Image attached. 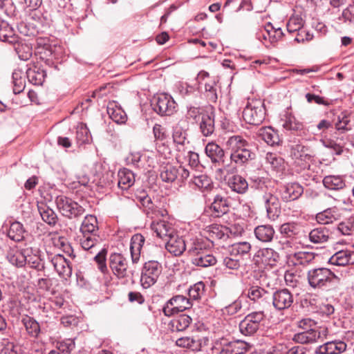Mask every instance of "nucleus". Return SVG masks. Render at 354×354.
Instances as JSON below:
<instances>
[{
	"label": "nucleus",
	"mask_w": 354,
	"mask_h": 354,
	"mask_svg": "<svg viewBox=\"0 0 354 354\" xmlns=\"http://www.w3.org/2000/svg\"><path fill=\"white\" fill-rule=\"evenodd\" d=\"M225 145L230 151L232 162L236 166H243L255 158V153L250 148V143L241 135L230 136Z\"/></svg>",
	"instance_id": "f257e3e1"
},
{
	"label": "nucleus",
	"mask_w": 354,
	"mask_h": 354,
	"mask_svg": "<svg viewBox=\"0 0 354 354\" xmlns=\"http://www.w3.org/2000/svg\"><path fill=\"white\" fill-rule=\"evenodd\" d=\"M306 279L312 288L322 290L333 288L340 280L330 269L324 267L308 270Z\"/></svg>",
	"instance_id": "f03ea898"
},
{
	"label": "nucleus",
	"mask_w": 354,
	"mask_h": 354,
	"mask_svg": "<svg viewBox=\"0 0 354 354\" xmlns=\"http://www.w3.org/2000/svg\"><path fill=\"white\" fill-rule=\"evenodd\" d=\"M265 115L264 103L261 100H252L244 108L242 117L248 124L259 125L264 120Z\"/></svg>",
	"instance_id": "7ed1b4c3"
},
{
	"label": "nucleus",
	"mask_w": 354,
	"mask_h": 354,
	"mask_svg": "<svg viewBox=\"0 0 354 354\" xmlns=\"http://www.w3.org/2000/svg\"><path fill=\"white\" fill-rule=\"evenodd\" d=\"M246 297L259 310L264 312L271 306L272 292L258 285H250L246 289Z\"/></svg>",
	"instance_id": "20e7f679"
},
{
	"label": "nucleus",
	"mask_w": 354,
	"mask_h": 354,
	"mask_svg": "<svg viewBox=\"0 0 354 354\" xmlns=\"http://www.w3.org/2000/svg\"><path fill=\"white\" fill-rule=\"evenodd\" d=\"M109 266L113 274L119 279H127L133 274L128 259L121 253H111L109 257Z\"/></svg>",
	"instance_id": "39448f33"
},
{
	"label": "nucleus",
	"mask_w": 354,
	"mask_h": 354,
	"mask_svg": "<svg viewBox=\"0 0 354 354\" xmlns=\"http://www.w3.org/2000/svg\"><path fill=\"white\" fill-rule=\"evenodd\" d=\"M252 345L245 341H229L222 339L216 342L214 352L216 354H244L250 350Z\"/></svg>",
	"instance_id": "423d86ee"
},
{
	"label": "nucleus",
	"mask_w": 354,
	"mask_h": 354,
	"mask_svg": "<svg viewBox=\"0 0 354 354\" xmlns=\"http://www.w3.org/2000/svg\"><path fill=\"white\" fill-rule=\"evenodd\" d=\"M265 318L266 315L263 310L254 311L249 313L239 323L240 332L246 336L255 334Z\"/></svg>",
	"instance_id": "0eeeda50"
},
{
	"label": "nucleus",
	"mask_w": 354,
	"mask_h": 354,
	"mask_svg": "<svg viewBox=\"0 0 354 354\" xmlns=\"http://www.w3.org/2000/svg\"><path fill=\"white\" fill-rule=\"evenodd\" d=\"M55 203L62 214L68 218L79 217L84 213L82 206L64 195L57 196Z\"/></svg>",
	"instance_id": "6e6552de"
},
{
	"label": "nucleus",
	"mask_w": 354,
	"mask_h": 354,
	"mask_svg": "<svg viewBox=\"0 0 354 354\" xmlns=\"http://www.w3.org/2000/svg\"><path fill=\"white\" fill-rule=\"evenodd\" d=\"M161 263L157 261H149L145 263L141 272V286L147 289L153 286L162 272Z\"/></svg>",
	"instance_id": "1a4fd4ad"
},
{
	"label": "nucleus",
	"mask_w": 354,
	"mask_h": 354,
	"mask_svg": "<svg viewBox=\"0 0 354 354\" xmlns=\"http://www.w3.org/2000/svg\"><path fill=\"white\" fill-rule=\"evenodd\" d=\"M192 306L189 299L180 295L172 297L162 308V312L167 317H171L176 313L183 312Z\"/></svg>",
	"instance_id": "9d476101"
},
{
	"label": "nucleus",
	"mask_w": 354,
	"mask_h": 354,
	"mask_svg": "<svg viewBox=\"0 0 354 354\" xmlns=\"http://www.w3.org/2000/svg\"><path fill=\"white\" fill-rule=\"evenodd\" d=\"M153 109L160 115H170L176 111V103L173 97L166 93L158 95L153 99Z\"/></svg>",
	"instance_id": "9b49d317"
},
{
	"label": "nucleus",
	"mask_w": 354,
	"mask_h": 354,
	"mask_svg": "<svg viewBox=\"0 0 354 354\" xmlns=\"http://www.w3.org/2000/svg\"><path fill=\"white\" fill-rule=\"evenodd\" d=\"M35 50L41 59L50 60L58 59V50H60V47L53 45L48 37H39L36 39Z\"/></svg>",
	"instance_id": "f8f14e48"
},
{
	"label": "nucleus",
	"mask_w": 354,
	"mask_h": 354,
	"mask_svg": "<svg viewBox=\"0 0 354 354\" xmlns=\"http://www.w3.org/2000/svg\"><path fill=\"white\" fill-rule=\"evenodd\" d=\"M294 302V296L286 288L280 289L272 292L271 306L278 310L288 309Z\"/></svg>",
	"instance_id": "ddd939ff"
},
{
	"label": "nucleus",
	"mask_w": 354,
	"mask_h": 354,
	"mask_svg": "<svg viewBox=\"0 0 354 354\" xmlns=\"http://www.w3.org/2000/svg\"><path fill=\"white\" fill-rule=\"evenodd\" d=\"M279 259V253L272 248H264L259 249L254 254L253 260L255 264L263 266L273 267Z\"/></svg>",
	"instance_id": "4468645a"
},
{
	"label": "nucleus",
	"mask_w": 354,
	"mask_h": 354,
	"mask_svg": "<svg viewBox=\"0 0 354 354\" xmlns=\"http://www.w3.org/2000/svg\"><path fill=\"white\" fill-rule=\"evenodd\" d=\"M310 321L309 320V322ZM308 321L307 319H303L299 323V327L304 329V331L295 333L293 335L292 340L300 344H311L315 342L318 339L321 337L320 331L315 328L308 329L304 326L307 324Z\"/></svg>",
	"instance_id": "2eb2a0df"
},
{
	"label": "nucleus",
	"mask_w": 354,
	"mask_h": 354,
	"mask_svg": "<svg viewBox=\"0 0 354 354\" xmlns=\"http://www.w3.org/2000/svg\"><path fill=\"white\" fill-rule=\"evenodd\" d=\"M51 265L59 276L66 280L71 277L72 274V268L69 261L60 254L48 257Z\"/></svg>",
	"instance_id": "dca6fc26"
},
{
	"label": "nucleus",
	"mask_w": 354,
	"mask_h": 354,
	"mask_svg": "<svg viewBox=\"0 0 354 354\" xmlns=\"http://www.w3.org/2000/svg\"><path fill=\"white\" fill-rule=\"evenodd\" d=\"M208 341L207 337H201L198 335L185 336L178 338L176 340V345L190 349L192 351H199Z\"/></svg>",
	"instance_id": "f3484780"
},
{
	"label": "nucleus",
	"mask_w": 354,
	"mask_h": 354,
	"mask_svg": "<svg viewBox=\"0 0 354 354\" xmlns=\"http://www.w3.org/2000/svg\"><path fill=\"white\" fill-rule=\"evenodd\" d=\"M197 80L199 84H204L207 97L209 100L216 102L218 99L216 82L215 79L210 78L209 73L205 71H201L198 74Z\"/></svg>",
	"instance_id": "a211bd4d"
},
{
	"label": "nucleus",
	"mask_w": 354,
	"mask_h": 354,
	"mask_svg": "<svg viewBox=\"0 0 354 354\" xmlns=\"http://www.w3.org/2000/svg\"><path fill=\"white\" fill-rule=\"evenodd\" d=\"M151 228L158 237L165 241L167 240L176 232L173 225L163 219L153 221L151 224Z\"/></svg>",
	"instance_id": "6ab92c4d"
},
{
	"label": "nucleus",
	"mask_w": 354,
	"mask_h": 354,
	"mask_svg": "<svg viewBox=\"0 0 354 354\" xmlns=\"http://www.w3.org/2000/svg\"><path fill=\"white\" fill-rule=\"evenodd\" d=\"M206 233L213 243L215 241H225L232 234V230L224 225L213 224L206 227Z\"/></svg>",
	"instance_id": "aec40b11"
},
{
	"label": "nucleus",
	"mask_w": 354,
	"mask_h": 354,
	"mask_svg": "<svg viewBox=\"0 0 354 354\" xmlns=\"http://www.w3.org/2000/svg\"><path fill=\"white\" fill-rule=\"evenodd\" d=\"M186 241L183 236L177 234L176 232L166 240L165 248L174 256H180L186 251Z\"/></svg>",
	"instance_id": "412c9836"
},
{
	"label": "nucleus",
	"mask_w": 354,
	"mask_h": 354,
	"mask_svg": "<svg viewBox=\"0 0 354 354\" xmlns=\"http://www.w3.org/2000/svg\"><path fill=\"white\" fill-rule=\"evenodd\" d=\"M346 344L341 340L329 341L319 346L315 354H341L346 350Z\"/></svg>",
	"instance_id": "4be33fe9"
},
{
	"label": "nucleus",
	"mask_w": 354,
	"mask_h": 354,
	"mask_svg": "<svg viewBox=\"0 0 354 354\" xmlns=\"http://www.w3.org/2000/svg\"><path fill=\"white\" fill-rule=\"evenodd\" d=\"M263 199L268 218L274 220L281 213V204L279 198L272 194L266 193Z\"/></svg>",
	"instance_id": "5701e85b"
},
{
	"label": "nucleus",
	"mask_w": 354,
	"mask_h": 354,
	"mask_svg": "<svg viewBox=\"0 0 354 354\" xmlns=\"http://www.w3.org/2000/svg\"><path fill=\"white\" fill-rule=\"evenodd\" d=\"M26 73L28 81L36 86L42 85L46 77V71L39 63L29 64Z\"/></svg>",
	"instance_id": "b1692460"
},
{
	"label": "nucleus",
	"mask_w": 354,
	"mask_h": 354,
	"mask_svg": "<svg viewBox=\"0 0 354 354\" xmlns=\"http://www.w3.org/2000/svg\"><path fill=\"white\" fill-rule=\"evenodd\" d=\"M207 156L214 164L221 165L224 164L225 154L223 149L215 142H208L205 148Z\"/></svg>",
	"instance_id": "393cba45"
},
{
	"label": "nucleus",
	"mask_w": 354,
	"mask_h": 354,
	"mask_svg": "<svg viewBox=\"0 0 354 354\" xmlns=\"http://www.w3.org/2000/svg\"><path fill=\"white\" fill-rule=\"evenodd\" d=\"M315 259V254L310 252L299 251L288 254V263L291 266L303 267L310 264Z\"/></svg>",
	"instance_id": "a878e982"
},
{
	"label": "nucleus",
	"mask_w": 354,
	"mask_h": 354,
	"mask_svg": "<svg viewBox=\"0 0 354 354\" xmlns=\"http://www.w3.org/2000/svg\"><path fill=\"white\" fill-rule=\"evenodd\" d=\"M304 193L303 187L297 183H288L283 186L281 197L285 202L298 199Z\"/></svg>",
	"instance_id": "bb28decb"
},
{
	"label": "nucleus",
	"mask_w": 354,
	"mask_h": 354,
	"mask_svg": "<svg viewBox=\"0 0 354 354\" xmlns=\"http://www.w3.org/2000/svg\"><path fill=\"white\" fill-rule=\"evenodd\" d=\"M199 129L203 136L209 137L215 131V114L214 111L205 112L202 114L199 122Z\"/></svg>",
	"instance_id": "cd10ccee"
},
{
	"label": "nucleus",
	"mask_w": 354,
	"mask_h": 354,
	"mask_svg": "<svg viewBox=\"0 0 354 354\" xmlns=\"http://www.w3.org/2000/svg\"><path fill=\"white\" fill-rule=\"evenodd\" d=\"M140 204L146 215L152 219L164 217L167 214L165 209L158 208L153 203L150 196L145 198Z\"/></svg>",
	"instance_id": "c85d7f7f"
},
{
	"label": "nucleus",
	"mask_w": 354,
	"mask_h": 354,
	"mask_svg": "<svg viewBox=\"0 0 354 354\" xmlns=\"http://www.w3.org/2000/svg\"><path fill=\"white\" fill-rule=\"evenodd\" d=\"M172 139L176 149L179 151L183 150L185 146L189 143L187 140V130L180 123L173 127Z\"/></svg>",
	"instance_id": "c756f323"
},
{
	"label": "nucleus",
	"mask_w": 354,
	"mask_h": 354,
	"mask_svg": "<svg viewBox=\"0 0 354 354\" xmlns=\"http://www.w3.org/2000/svg\"><path fill=\"white\" fill-rule=\"evenodd\" d=\"M31 251H32V248L11 249L7 254V259L12 265L21 268L26 263L27 255Z\"/></svg>",
	"instance_id": "7c9ffc66"
},
{
	"label": "nucleus",
	"mask_w": 354,
	"mask_h": 354,
	"mask_svg": "<svg viewBox=\"0 0 354 354\" xmlns=\"http://www.w3.org/2000/svg\"><path fill=\"white\" fill-rule=\"evenodd\" d=\"M210 209L214 217H221L230 210L229 201L227 198L221 195L215 196L211 204Z\"/></svg>",
	"instance_id": "2f4dec72"
},
{
	"label": "nucleus",
	"mask_w": 354,
	"mask_h": 354,
	"mask_svg": "<svg viewBox=\"0 0 354 354\" xmlns=\"http://www.w3.org/2000/svg\"><path fill=\"white\" fill-rule=\"evenodd\" d=\"M227 185L232 192L239 194H245L249 187L246 179L239 174L230 176L227 180Z\"/></svg>",
	"instance_id": "473e14b6"
},
{
	"label": "nucleus",
	"mask_w": 354,
	"mask_h": 354,
	"mask_svg": "<svg viewBox=\"0 0 354 354\" xmlns=\"http://www.w3.org/2000/svg\"><path fill=\"white\" fill-rule=\"evenodd\" d=\"M191 261L196 266L207 268L214 266L217 260L214 255L210 254L207 250H205L192 257Z\"/></svg>",
	"instance_id": "72a5a7b5"
},
{
	"label": "nucleus",
	"mask_w": 354,
	"mask_h": 354,
	"mask_svg": "<svg viewBox=\"0 0 354 354\" xmlns=\"http://www.w3.org/2000/svg\"><path fill=\"white\" fill-rule=\"evenodd\" d=\"M107 113L110 118L118 124H124L127 120V116L121 106L115 101L109 102L106 108Z\"/></svg>",
	"instance_id": "f704fd0d"
},
{
	"label": "nucleus",
	"mask_w": 354,
	"mask_h": 354,
	"mask_svg": "<svg viewBox=\"0 0 354 354\" xmlns=\"http://www.w3.org/2000/svg\"><path fill=\"white\" fill-rule=\"evenodd\" d=\"M145 237L140 234H136L131 237L130 252L133 263H137L140 258L141 250L145 243Z\"/></svg>",
	"instance_id": "c9c22d12"
},
{
	"label": "nucleus",
	"mask_w": 354,
	"mask_h": 354,
	"mask_svg": "<svg viewBox=\"0 0 354 354\" xmlns=\"http://www.w3.org/2000/svg\"><path fill=\"white\" fill-rule=\"evenodd\" d=\"M255 237L262 243H270L275 235V230L271 225H260L254 228Z\"/></svg>",
	"instance_id": "e433bc0d"
},
{
	"label": "nucleus",
	"mask_w": 354,
	"mask_h": 354,
	"mask_svg": "<svg viewBox=\"0 0 354 354\" xmlns=\"http://www.w3.org/2000/svg\"><path fill=\"white\" fill-rule=\"evenodd\" d=\"M257 136L270 146L278 145L280 142L278 133L271 127L260 128L257 131Z\"/></svg>",
	"instance_id": "4c0bfd02"
},
{
	"label": "nucleus",
	"mask_w": 354,
	"mask_h": 354,
	"mask_svg": "<svg viewBox=\"0 0 354 354\" xmlns=\"http://www.w3.org/2000/svg\"><path fill=\"white\" fill-rule=\"evenodd\" d=\"M353 254L349 250H340L335 252L328 260V263L338 266H344L354 261Z\"/></svg>",
	"instance_id": "58836bf2"
},
{
	"label": "nucleus",
	"mask_w": 354,
	"mask_h": 354,
	"mask_svg": "<svg viewBox=\"0 0 354 354\" xmlns=\"http://www.w3.org/2000/svg\"><path fill=\"white\" fill-rule=\"evenodd\" d=\"M0 41L8 42L9 44H16L18 38L15 33L13 28L10 24L0 19Z\"/></svg>",
	"instance_id": "ea45409f"
},
{
	"label": "nucleus",
	"mask_w": 354,
	"mask_h": 354,
	"mask_svg": "<svg viewBox=\"0 0 354 354\" xmlns=\"http://www.w3.org/2000/svg\"><path fill=\"white\" fill-rule=\"evenodd\" d=\"M118 187L123 190H127L135 183L134 174L129 169L124 168L120 169L118 174Z\"/></svg>",
	"instance_id": "a19ab883"
},
{
	"label": "nucleus",
	"mask_w": 354,
	"mask_h": 354,
	"mask_svg": "<svg viewBox=\"0 0 354 354\" xmlns=\"http://www.w3.org/2000/svg\"><path fill=\"white\" fill-rule=\"evenodd\" d=\"M351 117L352 115L348 111H344L337 115V120L335 122V127L337 131L346 132L351 130Z\"/></svg>",
	"instance_id": "79ce46f5"
},
{
	"label": "nucleus",
	"mask_w": 354,
	"mask_h": 354,
	"mask_svg": "<svg viewBox=\"0 0 354 354\" xmlns=\"http://www.w3.org/2000/svg\"><path fill=\"white\" fill-rule=\"evenodd\" d=\"M192 319L185 314H182L170 321L169 328L173 332H180L186 330L190 325Z\"/></svg>",
	"instance_id": "37998d69"
},
{
	"label": "nucleus",
	"mask_w": 354,
	"mask_h": 354,
	"mask_svg": "<svg viewBox=\"0 0 354 354\" xmlns=\"http://www.w3.org/2000/svg\"><path fill=\"white\" fill-rule=\"evenodd\" d=\"M315 219L318 223L322 225L333 223L338 219L337 210L335 207L327 208L317 213Z\"/></svg>",
	"instance_id": "c03bdc74"
},
{
	"label": "nucleus",
	"mask_w": 354,
	"mask_h": 354,
	"mask_svg": "<svg viewBox=\"0 0 354 354\" xmlns=\"http://www.w3.org/2000/svg\"><path fill=\"white\" fill-rule=\"evenodd\" d=\"M38 211L42 220L49 225L54 226L58 220L57 214L53 209L44 203L37 205Z\"/></svg>",
	"instance_id": "a18cd8bd"
},
{
	"label": "nucleus",
	"mask_w": 354,
	"mask_h": 354,
	"mask_svg": "<svg viewBox=\"0 0 354 354\" xmlns=\"http://www.w3.org/2000/svg\"><path fill=\"white\" fill-rule=\"evenodd\" d=\"M80 245L84 250H90L91 253H94L99 249V236L97 234H82L80 238Z\"/></svg>",
	"instance_id": "49530a36"
},
{
	"label": "nucleus",
	"mask_w": 354,
	"mask_h": 354,
	"mask_svg": "<svg viewBox=\"0 0 354 354\" xmlns=\"http://www.w3.org/2000/svg\"><path fill=\"white\" fill-rule=\"evenodd\" d=\"M324 186L330 190H340L345 187L346 183L341 176L329 175L323 179Z\"/></svg>",
	"instance_id": "de8ad7c7"
},
{
	"label": "nucleus",
	"mask_w": 354,
	"mask_h": 354,
	"mask_svg": "<svg viewBox=\"0 0 354 354\" xmlns=\"http://www.w3.org/2000/svg\"><path fill=\"white\" fill-rule=\"evenodd\" d=\"M329 230L326 227H317L312 230L309 234V240L315 244L326 243L329 239Z\"/></svg>",
	"instance_id": "09e8293b"
},
{
	"label": "nucleus",
	"mask_w": 354,
	"mask_h": 354,
	"mask_svg": "<svg viewBox=\"0 0 354 354\" xmlns=\"http://www.w3.org/2000/svg\"><path fill=\"white\" fill-rule=\"evenodd\" d=\"M98 230L97 218L93 215H88L85 216L83 220L80 232L82 234H96L95 232Z\"/></svg>",
	"instance_id": "8fccbe9b"
},
{
	"label": "nucleus",
	"mask_w": 354,
	"mask_h": 354,
	"mask_svg": "<svg viewBox=\"0 0 354 354\" xmlns=\"http://www.w3.org/2000/svg\"><path fill=\"white\" fill-rule=\"evenodd\" d=\"M179 169L172 165L167 164L160 169V177L162 181L172 183L178 178Z\"/></svg>",
	"instance_id": "3c124183"
},
{
	"label": "nucleus",
	"mask_w": 354,
	"mask_h": 354,
	"mask_svg": "<svg viewBox=\"0 0 354 354\" xmlns=\"http://www.w3.org/2000/svg\"><path fill=\"white\" fill-rule=\"evenodd\" d=\"M206 250L203 241L196 237H192L186 241V251L191 257L196 255L198 253Z\"/></svg>",
	"instance_id": "603ef678"
},
{
	"label": "nucleus",
	"mask_w": 354,
	"mask_h": 354,
	"mask_svg": "<svg viewBox=\"0 0 354 354\" xmlns=\"http://www.w3.org/2000/svg\"><path fill=\"white\" fill-rule=\"evenodd\" d=\"M21 322L30 336L32 337H38L40 333V326L35 319L25 315L22 317Z\"/></svg>",
	"instance_id": "864d4df0"
},
{
	"label": "nucleus",
	"mask_w": 354,
	"mask_h": 354,
	"mask_svg": "<svg viewBox=\"0 0 354 354\" xmlns=\"http://www.w3.org/2000/svg\"><path fill=\"white\" fill-rule=\"evenodd\" d=\"M25 230L23 225L18 221L11 223L8 232V237L16 242L22 241L24 238Z\"/></svg>",
	"instance_id": "5fc2aeb1"
},
{
	"label": "nucleus",
	"mask_w": 354,
	"mask_h": 354,
	"mask_svg": "<svg viewBox=\"0 0 354 354\" xmlns=\"http://www.w3.org/2000/svg\"><path fill=\"white\" fill-rule=\"evenodd\" d=\"M279 232L287 238H293L299 234L300 226L295 222L285 223L280 226Z\"/></svg>",
	"instance_id": "6e6d98bb"
},
{
	"label": "nucleus",
	"mask_w": 354,
	"mask_h": 354,
	"mask_svg": "<svg viewBox=\"0 0 354 354\" xmlns=\"http://www.w3.org/2000/svg\"><path fill=\"white\" fill-rule=\"evenodd\" d=\"M13 93L19 94L23 92L26 86V82L23 77V72L16 69L12 73Z\"/></svg>",
	"instance_id": "4d7b16f0"
},
{
	"label": "nucleus",
	"mask_w": 354,
	"mask_h": 354,
	"mask_svg": "<svg viewBox=\"0 0 354 354\" xmlns=\"http://www.w3.org/2000/svg\"><path fill=\"white\" fill-rule=\"evenodd\" d=\"M283 127L288 131H301L304 129L302 122L298 121L295 116L291 114L285 115V119L282 124Z\"/></svg>",
	"instance_id": "13d9d810"
},
{
	"label": "nucleus",
	"mask_w": 354,
	"mask_h": 354,
	"mask_svg": "<svg viewBox=\"0 0 354 354\" xmlns=\"http://www.w3.org/2000/svg\"><path fill=\"white\" fill-rule=\"evenodd\" d=\"M205 285L203 281H198L191 286L189 288L188 295L189 300L198 301L204 295Z\"/></svg>",
	"instance_id": "bf43d9fd"
},
{
	"label": "nucleus",
	"mask_w": 354,
	"mask_h": 354,
	"mask_svg": "<svg viewBox=\"0 0 354 354\" xmlns=\"http://www.w3.org/2000/svg\"><path fill=\"white\" fill-rule=\"evenodd\" d=\"M250 250V243L247 241H243L232 244L230 248V252L232 256H243L248 254Z\"/></svg>",
	"instance_id": "052dcab7"
},
{
	"label": "nucleus",
	"mask_w": 354,
	"mask_h": 354,
	"mask_svg": "<svg viewBox=\"0 0 354 354\" xmlns=\"http://www.w3.org/2000/svg\"><path fill=\"white\" fill-rule=\"evenodd\" d=\"M192 182L201 191L210 189L213 186L211 178L205 174L194 176Z\"/></svg>",
	"instance_id": "680f3d73"
},
{
	"label": "nucleus",
	"mask_w": 354,
	"mask_h": 354,
	"mask_svg": "<svg viewBox=\"0 0 354 354\" xmlns=\"http://www.w3.org/2000/svg\"><path fill=\"white\" fill-rule=\"evenodd\" d=\"M31 252L32 251L27 255L26 263H28L31 268L39 271L44 270L45 269V263L40 256L37 254L38 253V251L35 250V253L32 255L30 254Z\"/></svg>",
	"instance_id": "e2e57ef3"
},
{
	"label": "nucleus",
	"mask_w": 354,
	"mask_h": 354,
	"mask_svg": "<svg viewBox=\"0 0 354 354\" xmlns=\"http://www.w3.org/2000/svg\"><path fill=\"white\" fill-rule=\"evenodd\" d=\"M91 139V134L87 127L83 124L77 126L76 130V140L79 145L88 143Z\"/></svg>",
	"instance_id": "0e129e2a"
},
{
	"label": "nucleus",
	"mask_w": 354,
	"mask_h": 354,
	"mask_svg": "<svg viewBox=\"0 0 354 354\" xmlns=\"http://www.w3.org/2000/svg\"><path fill=\"white\" fill-rule=\"evenodd\" d=\"M93 254H95L94 260L98 265V269L102 273H106L108 271L106 264V250L100 248L97 250Z\"/></svg>",
	"instance_id": "69168bd1"
},
{
	"label": "nucleus",
	"mask_w": 354,
	"mask_h": 354,
	"mask_svg": "<svg viewBox=\"0 0 354 354\" xmlns=\"http://www.w3.org/2000/svg\"><path fill=\"white\" fill-rule=\"evenodd\" d=\"M337 230L343 235H349L354 230V216L348 221L342 222L338 225Z\"/></svg>",
	"instance_id": "338daca9"
},
{
	"label": "nucleus",
	"mask_w": 354,
	"mask_h": 354,
	"mask_svg": "<svg viewBox=\"0 0 354 354\" xmlns=\"http://www.w3.org/2000/svg\"><path fill=\"white\" fill-rule=\"evenodd\" d=\"M309 149L303 145H297L295 148L294 156L301 160H309L312 155L308 153Z\"/></svg>",
	"instance_id": "774afa93"
}]
</instances>
